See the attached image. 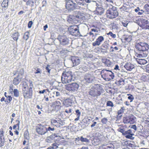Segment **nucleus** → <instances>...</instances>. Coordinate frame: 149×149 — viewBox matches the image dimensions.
Segmentation results:
<instances>
[{
	"label": "nucleus",
	"instance_id": "nucleus-1",
	"mask_svg": "<svg viewBox=\"0 0 149 149\" xmlns=\"http://www.w3.org/2000/svg\"><path fill=\"white\" fill-rule=\"evenodd\" d=\"M29 85L26 82H23L22 86V94L24 98L26 99L31 98L33 95L32 88L33 86V81L29 80Z\"/></svg>",
	"mask_w": 149,
	"mask_h": 149
},
{
	"label": "nucleus",
	"instance_id": "nucleus-2",
	"mask_svg": "<svg viewBox=\"0 0 149 149\" xmlns=\"http://www.w3.org/2000/svg\"><path fill=\"white\" fill-rule=\"evenodd\" d=\"M104 92L103 86L100 84H97L95 87L91 88L88 92V94L93 97H97Z\"/></svg>",
	"mask_w": 149,
	"mask_h": 149
},
{
	"label": "nucleus",
	"instance_id": "nucleus-3",
	"mask_svg": "<svg viewBox=\"0 0 149 149\" xmlns=\"http://www.w3.org/2000/svg\"><path fill=\"white\" fill-rule=\"evenodd\" d=\"M74 80L73 74L71 71L65 70L62 73L61 76V81L63 84L70 83Z\"/></svg>",
	"mask_w": 149,
	"mask_h": 149
},
{
	"label": "nucleus",
	"instance_id": "nucleus-4",
	"mask_svg": "<svg viewBox=\"0 0 149 149\" xmlns=\"http://www.w3.org/2000/svg\"><path fill=\"white\" fill-rule=\"evenodd\" d=\"M106 14L107 18L113 19L117 17L118 15V13L116 7L112 6L111 8H109L107 10Z\"/></svg>",
	"mask_w": 149,
	"mask_h": 149
},
{
	"label": "nucleus",
	"instance_id": "nucleus-5",
	"mask_svg": "<svg viewBox=\"0 0 149 149\" xmlns=\"http://www.w3.org/2000/svg\"><path fill=\"white\" fill-rule=\"evenodd\" d=\"M101 74L102 78L106 81L111 80L113 79L114 77L113 73L109 70H102L101 71Z\"/></svg>",
	"mask_w": 149,
	"mask_h": 149
},
{
	"label": "nucleus",
	"instance_id": "nucleus-6",
	"mask_svg": "<svg viewBox=\"0 0 149 149\" xmlns=\"http://www.w3.org/2000/svg\"><path fill=\"white\" fill-rule=\"evenodd\" d=\"M135 47L138 50L143 52L148 50L149 45L146 43L140 42L136 44Z\"/></svg>",
	"mask_w": 149,
	"mask_h": 149
},
{
	"label": "nucleus",
	"instance_id": "nucleus-7",
	"mask_svg": "<svg viewBox=\"0 0 149 149\" xmlns=\"http://www.w3.org/2000/svg\"><path fill=\"white\" fill-rule=\"evenodd\" d=\"M68 31L72 35L74 36H79L80 35V33L78 26L76 25H72L68 28Z\"/></svg>",
	"mask_w": 149,
	"mask_h": 149
},
{
	"label": "nucleus",
	"instance_id": "nucleus-8",
	"mask_svg": "<svg viewBox=\"0 0 149 149\" xmlns=\"http://www.w3.org/2000/svg\"><path fill=\"white\" fill-rule=\"evenodd\" d=\"M138 25L143 29H149V22L146 19L141 17L139 20Z\"/></svg>",
	"mask_w": 149,
	"mask_h": 149
},
{
	"label": "nucleus",
	"instance_id": "nucleus-9",
	"mask_svg": "<svg viewBox=\"0 0 149 149\" xmlns=\"http://www.w3.org/2000/svg\"><path fill=\"white\" fill-rule=\"evenodd\" d=\"M36 130L38 134L41 135H44L48 131L46 126L40 124L37 125L36 127Z\"/></svg>",
	"mask_w": 149,
	"mask_h": 149
},
{
	"label": "nucleus",
	"instance_id": "nucleus-10",
	"mask_svg": "<svg viewBox=\"0 0 149 149\" xmlns=\"http://www.w3.org/2000/svg\"><path fill=\"white\" fill-rule=\"evenodd\" d=\"M79 86L77 83H72L70 84H68L65 85V89L71 92H75L77 91Z\"/></svg>",
	"mask_w": 149,
	"mask_h": 149
},
{
	"label": "nucleus",
	"instance_id": "nucleus-11",
	"mask_svg": "<svg viewBox=\"0 0 149 149\" xmlns=\"http://www.w3.org/2000/svg\"><path fill=\"white\" fill-rule=\"evenodd\" d=\"M76 4L72 0H65V8L68 10H72L76 8Z\"/></svg>",
	"mask_w": 149,
	"mask_h": 149
},
{
	"label": "nucleus",
	"instance_id": "nucleus-12",
	"mask_svg": "<svg viewBox=\"0 0 149 149\" xmlns=\"http://www.w3.org/2000/svg\"><path fill=\"white\" fill-rule=\"evenodd\" d=\"M57 39L61 45H65L68 44L70 40L65 35H59Z\"/></svg>",
	"mask_w": 149,
	"mask_h": 149
},
{
	"label": "nucleus",
	"instance_id": "nucleus-13",
	"mask_svg": "<svg viewBox=\"0 0 149 149\" xmlns=\"http://www.w3.org/2000/svg\"><path fill=\"white\" fill-rule=\"evenodd\" d=\"M123 122L124 123L133 124L135 121L133 116H126L123 118Z\"/></svg>",
	"mask_w": 149,
	"mask_h": 149
},
{
	"label": "nucleus",
	"instance_id": "nucleus-14",
	"mask_svg": "<svg viewBox=\"0 0 149 149\" xmlns=\"http://www.w3.org/2000/svg\"><path fill=\"white\" fill-rule=\"evenodd\" d=\"M4 133V130L3 128H1L0 129V147H2L5 144Z\"/></svg>",
	"mask_w": 149,
	"mask_h": 149
},
{
	"label": "nucleus",
	"instance_id": "nucleus-15",
	"mask_svg": "<svg viewBox=\"0 0 149 149\" xmlns=\"http://www.w3.org/2000/svg\"><path fill=\"white\" fill-rule=\"evenodd\" d=\"M134 135V134L132 132V130L129 129L125 131V134H124V136H125L126 138L133 140L134 139V137H133Z\"/></svg>",
	"mask_w": 149,
	"mask_h": 149
},
{
	"label": "nucleus",
	"instance_id": "nucleus-16",
	"mask_svg": "<svg viewBox=\"0 0 149 149\" xmlns=\"http://www.w3.org/2000/svg\"><path fill=\"white\" fill-rule=\"evenodd\" d=\"M51 125L56 126L57 127H60L62 125V122L60 120H56L55 119H52L51 120Z\"/></svg>",
	"mask_w": 149,
	"mask_h": 149
},
{
	"label": "nucleus",
	"instance_id": "nucleus-17",
	"mask_svg": "<svg viewBox=\"0 0 149 149\" xmlns=\"http://www.w3.org/2000/svg\"><path fill=\"white\" fill-rule=\"evenodd\" d=\"M104 40V38L103 36H99L96 39V41L92 43V45L93 46H99Z\"/></svg>",
	"mask_w": 149,
	"mask_h": 149
},
{
	"label": "nucleus",
	"instance_id": "nucleus-18",
	"mask_svg": "<svg viewBox=\"0 0 149 149\" xmlns=\"http://www.w3.org/2000/svg\"><path fill=\"white\" fill-rule=\"evenodd\" d=\"M94 79V77L92 74H86L84 79L86 82L88 83H91L92 82Z\"/></svg>",
	"mask_w": 149,
	"mask_h": 149
},
{
	"label": "nucleus",
	"instance_id": "nucleus-19",
	"mask_svg": "<svg viewBox=\"0 0 149 149\" xmlns=\"http://www.w3.org/2000/svg\"><path fill=\"white\" fill-rule=\"evenodd\" d=\"M119 127L118 129L117 130L118 132H120L122 133V135L124 136V134H125L126 131L125 130L126 128L127 127L126 125H118Z\"/></svg>",
	"mask_w": 149,
	"mask_h": 149
},
{
	"label": "nucleus",
	"instance_id": "nucleus-20",
	"mask_svg": "<svg viewBox=\"0 0 149 149\" xmlns=\"http://www.w3.org/2000/svg\"><path fill=\"white\" fill-rule=\"evenodd\" d=\"M22 77H20L19 74H18L17 77H14L13 80L14 84L17 85L19 84L21 81Z\"/></svg>",
	"mask_w": 149,
	"mask_h": 149
},
{
	"label": "nucleus",
	"instance_id": "nucleus-21",
	"mask_svg": "<svg viewBox=\"0 0 149 149\" xmlns=\"http://www.w3.org/2000/svg\"><path fill=\"white\" fill-rule=\"evenodd\" d=\"M9 0H3L1 4L2 10H6L8 6Z\"/></svg>",
	"mask_w": 149,
	"mask_h": 149
},
{
	"label": "nucleus",
	"instance_id": "nucleus-22",
	"mask_svg": "<svg viewBox=\"0 0 149 149\" xmlns=\"http://www.w3.org/2000/svg\"><path fill=\"white\" fill-rule=\"evenodd\" d=\"M68 21L70 23L74 24L77 23V21L76 18L75 16H69Z\"/></svg>",
	"mask_w": 149,
	"mask_h": 149
},
{
	"label": "nucleus",
	"instance_id": "nucleus-23",
	"mask_svg": "<svg viewBox=\"0 0 149 149\" xmlns=\"http://www.w3.org/2000/svg\"><path fill=\"white\" fill-rule=\"evenodd\" d=\"M71 60L74 65H78L80 63V60L77 56H72Z\"/></svg>",
	"mask_w": 149,
	"mask_h": 149
},
{
	"label": "nucleus",
	"instance_id": "nucleus-24",
	"mask_svg": "<svg viewBox=\"0 0 149 149\" xmlns=\"http://www.w3.org/2000/svg\"><path fill=\"white\" fill-rule=\"evenodd\" d=\"M124 67L127 70L129 71H131L134 68V65L130 62H127L124 65Z\"/></svg>",
	"mask_w": 149,
	"mask_h": 149
},
{
	"label": "nucleus",
	"instance_id": "nucleus-25",
	"mask_svg": "<svg viewBox=\"0 0 149 149\" xmlns=\"http://www.w3.org/2000/svg\"><path fill=\"white\" fill-rule=\"evenodd\" d=\"M100 141V137L97 136L96 134L95 136L94 137L92 142L94 145H97L99 144Z\"/></svg>",
	"mask_w": 149,
	"mask_h": 149
},
{
	"label": "nucleus",
	"instance_id": "nucleus-26",
	"mask_svg": "<svg viewBox=\"0 0 149 149\" xmlns=\"http://www.w3.org/2000/svg\"><path fill=\"white\" fill-rule=\"evenodd\" d=\"M125 110V107H121L120 109L118 110L117 112V118L118 119H120L122 116V114Z\"/></svg>",
	"mask_w": 149,
	"mask_h": 149
},
{
	"label": "nucleus",
	"instance_id": "nucleus-27",
	"mask_svg": "<svg viewBox=\"0 0 149 149\" xmlns=\"http://www.w3.org/2000/svg\"><path fill=\"white\" fill-rule=\"evenodd\" d=\"M102 61L103 63L105 64V65L107 66H110L111 64V62L109 60V59H107L106 58H104L102 59Z\"/></svg>",
	"mask_w": 149,
	"mask_h": 149
},
{
	"label": "nucleus",
	"instance_id": "nucleus-28",
	"mask_svg": "<svg viewBox=\"0 0 149 149\" xmlns=\"http://www.w3.org/2000/svg\"><path fill=\"white\" fill-rule=\"evenodd\" d=\"M63 104L66 107H68L71 106L72 104L71 100L69 98H67L63 101Z\"/></svg>",
	"mask_w": 149,
	"mask_h": 149
},
{
	"label": "nucleus",
	"instance_id": "nucleus-29",
	"mask_svg": "<svg viewBox=\"0 0 149 149\" xmlns=\"http://www.w3.org/2000/svg\"><path fill=\"white\" fill-rule=\"evenodd\" d=\"M104 11V9L101 7H97L96 8V12L97 14L102 15Z\"/></svg>",
	"mask_w": 149,
	"mask_h": 149
},
{
	"label": "nucleus",
	"instance_id": "nucleus-30",
	"mask_svg": "<svg viewBox=\"0 0 149 149\" xmlns=\"http://www.w3.org/2000/svg\"><path fill=\"white\" fill-rule=\"evenodd\" d=\"M76 20L77 21V23L79 21L82 19L84 17L83 15L80 13H78L75 16Z\"/></svg>",
	"mask_w": 149,
	"mask_h": 149
},
{
	"label": "nucleus",
	"instance_id": "nucleus-31",
	"mask_svg": "<svg viewBox=\"0 0 149 149\" xmlns=\"http://www.w3.org/2000/svg\"><path fill=\"white\" fill-rule=\"evenodd\" d=\"M19 34L18 32H16L13 33L11 37L14 40L17 41L19 38Z\"/></svg>",
	"mask_w": 149,
	"mask_h": 149
},
{
	"label": "nucleus",
	"instance_id": "nucleus-32",
	"mask_svg": "<svg viewBox=\"0 0 149 149\" xmlns=\"http://www.w3.org/2000/svg\"><path fill=\"white\" fill-rule=\"evenodd\" d=\"M15 125H14L13 126V129H17L19 130V125L20 122L19 120H15Z\"/></svg>",
	"mask_w": 149,
	"mask_h": 149
},
{
	"label": "nucleus",
	"instance_id": "nucleus-33",
	"mask_svg": "<svg viewBox=\"0 0 149 149\" xmlns=\"http://www.w3.org/2000/svg\"><path fill=\"white\" fill-rule=\"evenodd\" d=\"M52 106L55 108L56 107H61V102L59 101H56L52 103Z\"/></svg>",
	"mask_w": 149,
	"mask_h": 149
},
{
	"label": "nucleus",
	"instance_id": "nucleus-34",
	"mask_svg": "<svg viewBox=\"0 0 149 149\" xmlns=\"http://www.w3.org/2000/svg\"><path fill=\"white\" fill-rule=\"evenodd\" d=\"M77 3L80 6H84L86 4V1L84 0H75Z\"/></svg>",
	"mask_w": 149,
	"mask_h": 149
},
{
	"label": "nucleus",
	"instance_id": "nucleus-35",
	"mask_svg": "<svg viewBox=\"0 0 149 149\" xmlns=\"http://www.w3.org/2000/svg\"><path fill=\"white\" fill-rule=\"evenodd\" d=\"M137 62L139 64H145L147 62V61L144 59H139L137 60Z\"/></svg>",
	"mask_w": 149,
	"mask_h": 149
},
{
	"label": "nucleus",
	"instance_id": "nucleus-36",
	"mask_svg": "<svg viewBox=\"0 0 149 149\" xmlns=\"http://www.w3.org/2000/svg\"><path fill=\"white\" fill-rule=\"evenodd\" d=\"M34 2L33 0H29L26 3V5L32 7L34 6Z\"/></svg>",
	"mask_w": 149,
	"mask_h": 149
},
{
	"label": "nucleus",
	"instance_id": "nucleus-37",
	"mask_svg": "<svg viewBox=\"0 0 149 149\" xmlns=\"http://www.w3.org/2000/svg\"><path fill=\"white\" fill-rule=\"evenodd\" d=\"M14 96L15 97H18L19 96V91L17 89H14L13 90Z\"/></svg>",
	"mask_w": 149,
	"mask_h": 149
},
{
	"label": "nucleus",
	"instance_id": "nucleus-38",
	"mask_svg": "<svg viewBox=\"0 0 149 149\" xmlns=\"http://www.w3.org/2000/svg\"><path fill=\"white\" fill-rule=\"evenodd\" d=\"M29 33L28 31L25 32L23 37L24 39L25 40H27L29 37Z\"/></svg>",
	"mask_w": 149,
	"mask_h": 149
},
{
	"label": "nucleus",
	"instance_id": "nucleus-39",
	"mask_svg": "<svg viewBox=\"0 0 149 149\" xmlns=\"http://www.w3.org/2000/svg\"><path fill=\"white\" fill-rule=\"evenodd\" d=\"M124 80L122 79H120L119 80L116 81V83L118 85H121L124 84Z\"/></svg>",
	"mask_w": 149,
	"mask_h": 149
},
{
	"label": "nucleus",
	"instance_id": "nucleus-40",
	"mask_svg": "<svg viewBox=\"0 0 149 149\" xmlns=\"http://www.w3.org/2000/svg\"><path fill=\"white\" fill-rule=\"evenodd\" d=\"M106 105L107 107H114V105L113 102L111 101H107Z\"/></svg>",
	"mask_w": 149,
	"mask_h": 149
},
{
	"label": "nucleus",
	"instance_id": "nucleus-41",
	"mask_svg": "<svg viewBox=\"0 0 149 149\" xmlns=\"http://www.w3.org/2000/svg\"><path fill=\"white\" fill-rule=\"evenodd\" d=\"M100 149H113V147H109L107 146H102Z\"/></svg>",
	"mask_w": 149,
	"mask_h": 149
},
{
	"label": "nucleus",
	"instance_id": "nucleus-42",
	"mask_svg": "<svg viewBox=\"0 0 149 149\" xmlns=\"http://www.w3.org/2000/svg\"><path fill=\"white\" fill-rule=\"evenodd\" d=\"M7 100L5 101V102H6V104H7V103H10L11 102L12 99V97L10 96H7Z\"/></svg>",
	"mask_w": 149,
	"mask_h": 149
},
{
	"label": "nucleus",
	"instance_id": "nucleus-43",
	"mask_svg": "<svg viewBox=\"0 0 149 149\" xmlns=\"http://www.w3.org/2000/svg\"><path fill=\"white\" fill-rule=\"evenodd\" d=\"M80 141L82 142H88L89 139L87 138H83L82 136H81L80 138Z\"/></svg>",
	"mask_w": 149,
	"mask_h": 149
},
{
	"label": "nucleus",
	"instance_id": "nucleus-44",
	"mask_svg": "<svg viewBox=\"0 0 149 149\" xmlns=\"http://www.w3.org/2000/svg\"><path fill=\"white\" fill-rule=\"evenodd\" d=\"M101 122L103 124H106L108 122V119L107 118H104L101 119Z\"/></svg>",
	"mask_w": 149,
	"mask_h": 149
},
{
	"label": "nucleus",
	"instance_id": "nucleus-45",
	"mask_svg": "<svg viewBox=\"0 0 149 149\" xmlns=\"http://www.w3.org/2000/svg\"><path fill=\"white\" fill-rule=\"evenodd\" d=\"M89 34L90 37H92L91 38V40H93L95 38V36L94 33H92V31H91V32H89Z\"/></svg>",
	"mask_w": 149,
	"mask_h": 149
},
{
	"label": "nucleus",
	"instance_id": "nucleus-46",
	"mask_svg": "<svg viewBox=\"0 0 149 149\" xmlns=\"http://www.w3.org/2000/svg\"><path fill=\"white\" fill-rule=\"evenodd\" d=\"M144 8L147 12H149V2L144 5Z\"/></svg>",
	"mask_w": 149,
	"mask_h": 149
},
{
	"label": "nucleus",
	"instance_id": "nucleus-47",
	"mask_svg": "<svg viewBox=\"0 0 149 149\" xmlns=\"http://www.w3.org/2000/svg\"><path fill=\"white\" fill-rule=\"evenodd\" d=\"M120 9L121 10L124 11H127L128 10V8L123 6L120 7Z\"/></svg>",
	"mask_w": 149,
	"mask_h": 149
},
{
	"label": "nucleus",
	"instance_id": "nucleus-48",
	"mask_svg": "<svg viewBox=\"0 0 149 149\" xmlns=\"http://www.w3.org/2000/svg\"><path fill=\"white\" fill-rule=\"evenodd\" d=\"M36 71L34 72V74H41L42 72V70L40 68H37L36 70Z\"/></svg>",
	"mask_w": 149,
	"mask_h": 149
},
{
	"label": "nucleus",
	"instance_id": "nucleus-49",
	"mask_svg": "<svg viewBox=\"0 0 149 149\" xmlns=\"http://www.w3.org/2000/svg\"><path fill=\"white\" fill-rule=\"evenodd\" d=\"M108 35H110L111 37L113 38H115L116 37V34H113V33L111 32H109L108 33H107Z\"/></svg>",
	"mask_w": 149,
	"mask_h": 149
},
{
	"label": "nucleus",
	"instance_id": "nucleus-50",
	"mask_svg": "<svg viewBox=\"0 0 149 149\" xmlns=\"http://www.w3.org/2000/svg\"><path fill=\"white\" fill-rule=\"evenodd\" d=\"M147 79V77L146 75H143L141 77V80L143 81H146Z\"/></svg>",
	"mask_w": 149,
	"mask_h": 149
},
{
	"label": "nucleus",
	"instance_id": "nucleus-51",
	"mask_svg": "<svg viewBox=\"0 0 149 149\" xmlns=\"http://www.w3.org/2000/svg\"><path fill=\"white\" fill-rule=\"evenodd\" d=\"M128 99L130 100V102H132L134 100V97L133 95L131 94L130 96H128Z\"/></svg>",
	"mask_w": 149,
	"mask_h": 149
},
{
	"label": "nucleus",
	"instance_id": "nucleus-52",
	"mask_svg": "<svg viewBox=\"0 0 149 149\" xmlns=\"http://www.w3.org/2000/svg\"><path fill=\"white\" fill-rule=\"evenodd\" d=\"M76 113V115L78 117H80L81 115V112L79 109L76 110L75 111Z\"/></svg>",
	"mask_w": 149,
	"mask_h": 149
},
{
	"label": "nucleus",
	"instance_id": "nucleus-53",
	"mask_svg": "<svg viewBox=\"0 0 149 149\" xmlns=\"http://www.w3.org/2000/svg\"><path fill=\"white\" fill-rule=\"evenodd\" d=\"M33 23L32 22V21H29L28 24V26L29 28H31Z\"/></svg>",
	"mask_w": 149,
	"mask_h": 149
},
{
	"label": "nucleus",
	"instance_id": "nucleus-54",
	"mask_svg": "<svg viewBox=\"0 0 149 149\" xmlns=\"http://www.w3.org/2000/svg\"><path fill=\"white\" fill-rule=\"evenodd\" d=\"M122 24L123 26L125 27L127 26L128 24V23L127 21H124V22H122Z\"/></svg>",
	"mask_w": 149,
	"mask_h": 149
},
{
	"label": "nucleus",
	"instance_id": "nucleus-55",
	"mask_svg": "<svg viewBox=\"0 0 149 149\" xmlns=\"http://www.w3.org/2000/svg\"><path fill=\"white\" fill-rule=\"evenodd\" d=\"M49 90L48 89H44L42 91H39V93H44L46 91H49Z\"/></svg>",
	"mask_w": 149,
	"mask_h": 149
},
{
	"label": "nucleus",
	"instance_id": "nucleus-56",
	"mask_svg": "<svg viewBox=\"0 0 149 149\" xmlns=\"http://www.w3.org/2000/svg\"><path fill=\"white\" fill-rule=\"evenodd\" d=\"M50 67V65H48L46 66L45 69L47 70L48 73H50V69H49V67Z\"/></svg>",
	"mask_w": 149,
	"mask_h": 149
},
{
	"label": "nucleus",
	"instance_id": "nucleus-57",
	"mask_svg": "<svg viewBox=\"0 0 149 149\" xmlns=\"http://www.w3.org/2000/svg\"><path fill=\"white\" fill-rule=\"evenodd\" d=\"M65 112L67 113H71L72 112V109L71 108L69 109L68 110L66 109H65Z\"/></svg>",
	"mask_w": 149,
	"mask_h": 149
},
{
	"label": "nucleus",
	"instance_id": "nucleus-58",
	"mask_svg": "<svg viewBox=\"0 0 149 149\" xmlns=\"http://www.w3.org/2000/svg\"><path fill=\"white\" fill-rule=\"evenodd\" d=\"M52 148L54 149H56L57 148L58 146L56 144L53 143L52 145Z\"/></svg>",
	"mask_w": 149,
	"mask_h": 149
},
{
	"label": "nucleus",
	"instance_id": "nucleus-59",
	"mask_svg": "<svg viewBox=\"0 0 149 149\" xmlns=\"http://www.w3.org/2000/svg\"><path fill=\"white\" fill-rule=\"evenodd\" d=\"M136 56L137 57L141 58L143 56V55L142 54H141L136 53Z\"/></svg>",
	"mask_w": 149,
	"mask_h": 149
},
{
	"label": "nucleus",
	"instance_id": "nucleus-60",
	"mask_svg": "<svg viewBox=\"0 0 149 149\" xmlns=\"http://www.w3.org/2000/svg\"><path fill=\"white\" fill-rule=\"evenodd\" d=\"M146 70L147 72L149 73V63L146 65Z\"/></svg>",
	"mask_w": 149,
	"mask_h": 149
},
{
	"label": "nucleus",
	"instance_id": "nucleus-61",
	"mask_svg": "<svg viewBox=\"0 0 149 149\" xmlns=\"http://www.w3.org/2000/svg\"><path fill=\"white\" fill-rule=\"evenodd\" d=\"M131 128H132L133 129H134V130H136V126L135 125H132Z\"/></svg>",
	"mask_w": 149,
	"mask_h": 149
},
{
	"label": "nucleus",
	"instance_id": "nucleus-62",
	"mask_svg": "<svg viewBox=\"0 0 149 149\" xmlns=\"http://www.w3.org/2000/svg\"><path fill=\"white\" fill-rule=\"evenodd\" d=\"M9 91H10V93L13 92V87H11V86H10L9 87Z\"/></svg>",
	"mask_w": 149,
	"mask_h": 149
},
{
	"label": "nucleus",
	"instance_id": "nucleus-63",
	"mask_svg": "<svg viewBox=\"0 0 149 149\" xmlns=\"http://www.w3.org/2000/svg\"><path fill=\"white\" fill-rule=\"evenodd\" d=\"M47 129L48 131V130H49V131H50V130L53 131L54 130V128H51L50 127H49L48 129Z\"/></svg>",
	"mask_w": 149,
	"mask_h": 149
},
{
	"label": "nucleus",
	"instance_id": "nucleus-64",
	"mask_svg": "<svg viewBox=\"0 0 149 149\" xmlns=\"http://www.w3.org/2000/svg\"><path fill=\"white\" fill-rule=\"evenodd\" d=\"M97 123L96 122H94L91 125V127H93L95 126L96 124Z\"/></svg>",
	"mask_w": 149,
	"mask_h": 149
}]
</instances>
